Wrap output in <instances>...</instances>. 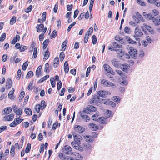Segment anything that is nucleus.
Masks as SVG:
<instances>
[{
    "instance_id": "nucleus-1",
    "label": "nucleus",
    "mask_w": 160,
    "mask_h": 160,
    "mask_svg": "<svg viewBox=\"0 0 160 160\" xmlns=\"http://www.w3.org/2000/svg\"><path fill=\"white\" fill-rule=\"evenodd\" d=\"M134 33V35H133V37L137 41L139 39L138 38L141 37L143 35V33L138 27H136L135 28Z\"/></svg>"
},
{
    "instance_id": "nucleus-2",
    "label": "nucleus",
    "mask_w": 160,
    "mask_h": 160,
    "mask_svg": "<svg viewBox=\"0 0 160 160\" xmlns=\"http://www.w3.org/2000/svg\"><path fill=\"white\" fill-rule=\"evenodd\" d=\"M153 11L152 14H147L146 12H144L143 13V15L145 18L149 19H151L152 20L154 16L158 15L159 13L158 11Z\"/></svg>"
},
{
    "instance_id": "nucleus-3",
    "label": "nucleus",
    "mask_w": 160,
    "mask_h": 160,
    "mask_svg": "<svg viewBox=\"0 0 160 160\" xmlns=\"http://www.w3.org/2000/svg\"><path fill=\"white\" fill-rule=\"evenodd\" d=\"M116 52H117V54L118 55V57L119 58H120L123 56H125V58H127V59H128L130 58V56L128 54H126L125 52H124V51L120 48L117 49L116 50Z\"/></svg>"
},
{
    "instance_id": "nucleus-4",
    "label": "nucleus",
    "mask_w": 160,
    "mask_h": 160,
    "mask_svg": "<svg viewBox=\"0 0 160 160\" xmlns=\"http://www.w3.org/2000/svg\"><path fill=\"white\" fill-rule=\"evenodd\" d=\"M35 42H32L30 46V48L31 49L30 52H32L33 50V56L34 58H36L37 56V49L35 47Z\"/></svg>"
},
{
    "instance_id": "nucleus-5",
    "label": "nucleus",
    "mask_w": 160,
    "mask_h": 160,
    "mask_svg": "<svg viewBox=\"0 0 160 160\" xmlns=\"http://www.w3.org/2000/svg\"><path fill=\"white\" fill-rule=\"evenodd\" d=\"M130 51L128 52L130 55L131 57L134 59H136L137 58V51L132 47H129Z\"/></svg>"
},
{
    "instance_id": "nucleus-6",
    "label": "nucleus",
    "mask_w": 160,
    "mask_h": 160,
    "mask_svg": "<svg viewBox=\"0 0 160 160\" xmlns=\"http://www.w3.org/2000/svg\"><path fill=\"white\" fill-rule=\"evenodd\" d=\"M103 68L105 71L108 73L114 75L115 72L107 64H104L103 66Z\"/></svg>"
},
{
    "instance_id": "nucleus-7",
    "label": "nucleus",
    "mask_w": 160,
    "mask_h": 160,
    "mask_svg": "<svg viewBox=\"0 0 160 160\" xmlns=\"http://www.w3.org/2000/svg\"><path fill=\"white\" fill-rule=\"evenodd\" d=\"M90 103L93 104L97 106L99 105L101 103V101L100 100V98L98 96L93 98L92 100H90Z\"/></svg>"
},
{
    "instance_id": "nucleus-8",
    "label": "nucleus",
    "mask_w": 160,
    "mask_h": 160,
    "mask_svg": "<svg viewBox=\"0 0 160 160\" xmlns=\"http://www.w3.org/2000/svg\"><path fill=\"white\" fill-rule=\"evenodd\" d=\"M152 21L154 25L156 26L160 25V16L157 17L154 16L152 19Z\"/></svg>"
},
{
    "instance_id": "nucleus-9",
    "label": "nucleus",
    "mask_w": 160,
    "mask_h": 160,
    "mask_svg": "<svg viewBox=\"0 0 160 160\" xmlns=\"http://www.w3.org/2000/svg\"><path fill=\"white\" fill-rule=\"evenodd\" d=\"M80 143L75 142H72L71 144L72 146L76 149L80 151H82L83 148L82 147L79 145Z\"/></svg>"
},
{
    "instance_id": "nucleus-10",
    "label": "nucleus",
    "mask_w": 160,
    "mask_h": 160,
    "mask_svg": "<svg viewBox=\"0 0 160 160\" xmlns=\"http://www.w3.org/2000/svg\"><path fill=\"white\" fill-rule=\"evenodd\" d=\"M99 96L102 97H105L108 95H110V93L108 91H100L98 92Z\"/></svg>"
},
{
    "instance_id": "nucleus-11",
    "label": "nucleus",
    "mask_w": 160,
    "mask_h": 160,
    "mask_svg": "<svg viewBox=\"0 0 160 160\" xmlns=\"http://www.w3.org/2000/svg\"><path fill=\"white\" fill-rule=\"evenodd\" d=\"M74 130L79 132H82L84 131L85 129L82 126L76 125L74 126Z\"/></svg>"
},
{
    "instance_id": "nucleus-12",
    "label": "nucleus",
    "mask_w": 160,
    "mask_h": 160,
    "mask_svg": "<svg viewBox=\"0 0 160 160\" xmlns=\"http://www.w3.org/2000/svg\"><path fill=\"white\" fill-rule=\"evenodd\" d=\"M121 68L125 72H127L129 68V66L127 64L124 63L120 66Z\"/></svg>"
},
{
    "instance_id": "nucleus-13",
    "label": "nucleus",
    "mask_w": 160,
    "mask_h": 160,
    "mask_svg": "<svg viewBox=\"0 0 160 160\" xmlns=\"http://www.w3.org/2000/svg\"><path fill=\"white\" fill-rule=\"evenodd\" d=\"M124 38L126 40V42H127L129 44H136V42L135 41L133 40L128 36H125L124 37Z\"/></svg>"
},
{
    "instance_id": "nucleus-14",
    "label": "nucleus",
    "mask_w": 160,
    "mask_h": 160,
    "mask_svg": "<svg viewBox=\"0 0 160 160\" xmlns=\"http://www.w3.org/2000/svg\"><path fill=\"white\" fill-rule=\"evenodd\" d=\"M12 111V108L10 107H8L4 109L2 113L3 114H8L11 113Z\"/></svg>"
},
{
    "instance_id": "nucleus-15",
    "label": "nucleus",
    "mask_w": 160,
    "mask_h": 160,
    "mask_svg": "<svg viewBox=\"0 0 160 160\" xmlns=\"http://www.w3.org/2000/svg\"><path fill=\"white\" fill-rule=\"evenodd\" d=\"M65 152L66 154H70L72 150V149L68 145L65 146Z\"/></svg>"
},
{
    "instance_id": "nucleus-16",
    "label": "nucleus",
    "mask_w": 160,
    "mask_h": 160,
    "mask_svg": "<svg viewBox=\"0 0 160 160\" xmlns=\"http://www.w3.org/2000/svg\"><path fill=\"white\" fill-rule=\"evenodd\" d=\"M144 25L146 27V30H147L151 34H154V31L150 25Z\"/></svg>"
},
{
    "instance_id": "nucleus-17",
    "label": "nucleus",
    "mask_w": 160,
    "mask_h": 160,
    "mask_svg": "<svg viewBox=\"0 0 160 160\" xmlns=\"http://www.w3.org/2000/svg\"><path fill=\"white\" fill-rule=\"evenodd\" d=\"M59 63V61L58 57H56L54 59L53 66L55 68L58 67Z\"/></svg>"
},
{
    "instance_id": "nucleus-18",
    "label": "nucleus",
    "mask_w": 160,
    "mask_h": 160,
    "mask_svg": "<svg viewBox=\"0 0 160 160\" xmlns=\"http://www.w3.org/2000/svg\"><path fill=\"white\" fill-rule=\"evenodd\" d=\"M111 62L112 65L115 67L118 68L119 67V63L116 59H113L112 61Z\"/></svg>"
},
{
    "instance_id": "nucleus-19",
    "label": "nucleus",
    "mask_w": 160,
    "mask_h": 160,
    "mask_svg": "<svg viewBox=\"0 0 160 160\" xmlns=\"http://www.w3.org/2000/svg\"><path fill=\"white\" fill-rule=\"evenodd\" d=\"M12 86V81L11 79L8 78L6 82V88L9 89Z\"/></svg>"
},
{
    "instance_id": "nucleus-20",
    "label": "nucleus",
    "mask_w": 160,
    "mask_h": 160,
    "mask_svg": "<svg viewBox=\"0 0 160 160\" xmlns=\"http://www.w3.org/2000/svg\"><path fill=\"white\" fill-rule=\"evenodd\" d=\"M97 121L100 123H105L106 121V119L103 117H100L97 119Z\"/></svg>"
},
{
    "instance_id": "nucleus-21",
    "label": "nucleus",
    "mask_w": 160,
    "mask_h": 160,
    "mask_svg": "<svg viewBox=\"0 0 160 160\" xmlns=\"http://www.w3.org/2000/svg\"><path fill=\"white\" fill-rule=\"evenodd\" d=\"M14 112L16 114V117L19 118L22 115V110L21 108H19L17 110L15 111Z\"/></svg>"
},
{
    "instance_id": "nucleus-22",
    "label": "nucleus",
    "mask_w": 160,
    "mask_h": 160,
    "mask_svg": "<svg viewBox=\"0 0 160 160\" xmlns=\"http://www.w3.org/2000/svg\"><path fill=\"white\" fill-rule=\"evenodd\" d=\"M77 6L73 5L72 4H68L67 6V10H72V9H75V10H78V8H76Z\"/></svg>"
},
{
    "instance_id": "nucleus-23",
    "label": "nucleus",
    "mask_w": 160,
    "mask_h": 160,
    "mask_svg": "<svg viewBox=\"0 0 160 160\" xmlns=\"http://www.w3.org/2000/svg\"><path fill=\"white\" fill-rule=\"evenodd\" d=\"M20 39V36L19 35H16L12 41L11 43L13 44H15L18 41H19Z\"/></svg>"
},
{
    "instance_id": "nucleus-24",
    "label": "nucleus",
    "mask_w": 160,
    "mask_h": 160,
    "mask_svg": "<svg viewBox=\"0 0 160 160\" xmlns=\"http://www.w3.org/2000/svg\"><path fill=\"white\" fill-rule=\"evenodd\" d=\"M64 69L65 73H67L69 71L68 64V62H65L64 64Z\"/></svg>"
},
{
    "instance_id": "nucleus-25",
    "label": "nucleus",
    "mask_w": 160,
    "mask_h": 160,
    "mask_svg": "<svg viewBox=\"0 0 160 160\" xmlns=\"http://www.w3.org/2000/svg\"><path fill=\"white\" fill-rule=\"evenodd\" d=\"M84 138L87 142H92L93 140V138L92 136H84Z\"/></svg>"
},
{
    "instance_id": "nucleus-26",
    "label": "nucleus",
    "mask_w": 160,
    "mask_h": 160,
    "mask_svg": "<svg viewBox=\"0 0 160 160\" xmlns=\"http://www.w3.org/2000/svg\"><path fill=\"white\" fill-rule=\"evenodd\" d=\"M90 128L93 131L97 130L98 129V127L96 124L93 123H90L89 124Z\"/></svg>"
},
{
    "instance_id": "nucleus-27",
    "label": "nucleus",
    "mask_w": 160,
    "mask_h": 160,
    "mask_svg": "<svg viewBox=\"0 0 160 160\" xmlns=\"http://www.w3.org/2000/svg\"><path fill=\"white\" fill-rule=\"evenodd\" d=\"M81 138L82 137L80 135H75L74 136V140L77 143H80Z\"/></svg>"
},
{
    "instance_id": "nucleus-28",
    "label": "nucleus",
    "mask_w": 160,
    "mask_h": 160,
    "mask_svg": "<svg viewBox=\"0 0 160 160\" xmlns=\"http://www.w3.org/2000/svg\"><path fill=\"white\" fill-rule=\"evenodd\" d=\"M87 108L89 111L92 112H95L97 110V108L95 107L92 105L88 106Z\"/></svg>"
},
{
    "instance_id": "nucleus-29",
    "label": "nucleus",
    "mask_w": 160,
    "mask_h": 160,
    "mask_svg": "<svg viewBox=\"0 0 160 160\" xmlns=\"http://www.w3.org/2000/svg\"><path fill=\"white\" fill-rule=\"evenodd\" d=\"M14 115L13 114H11L6 117L5 119L7 121H11L12 120L14 117Z\"/></svg>"
},
{
    "instance_id": "nucleus-30",
    "label": "nucleus",
    "mask_w": 160,
    "mask_h": 160,
    "mask_svg": "<svg viewBox=\"0 0 160 160\" xmlns=\"http://www.w3.org/2000/svg\"><path fill=\"white\" fill-rule=\"evenodd\" d=\"M112 45L115 49H116L117 48H119L120 49L122 48V45L118 44L115 42H113Z\"/></svg>"
},
{
    "instance_id": "nucleus-31",
    "label": "nucleus",
    "mask_w": 160,
    "mask_h": 160,
    "mask_svg": "<svg viewBox=\"0 0 160 160\" xmlns=\"http://www.w3.org/2000/svg\"><path fill=\"white\" fill-rule=\"evenodd\" d=\"M68 43V41L67 40H65L62 44V51H64L66 48Z\"/></svg>"
},
{
    "instance_id": "nucleus-32",
    "label": "nucleus",
    "mask_w": 160,
    "mask_h": 160,
    "mask_svg": "<svg viewBox=\"0 0 160 160\" xmlns=\"http://www.w3.org/2000/svg\"><path fill=\"white\" fill-rule=\"evenodd\" d=\"M49 42V39H46L42 43V48L43 49H45L48 46V43Z\"/></svg>"
},
{
    "instance_id": "nucleus-33",
    "label": "nucleus",
    "mask_w": 160,
    "mask_h": 160,
    "mask_svg": "<svg viewBox=\"0 0 160 160\" xmlns=\"http://www.w3.org/2000/svg\"><path fill=\"white\" fill-rule=\"evenodd\" d=\"M24 112L26 113L28 115H32V111L31 109L29 108H25Z\"/></svg>"
},
{
    "instance_id": "nucleus-34",
    "label": "nucleus",
    "mask_w": 160,
    "mask_h": 160,
    "mask_svg": "<svg viewBox=\"0 0 160 160\" xmlns=\"http://www.w3.org/2000/svg\"><path fill=\"white\" fill-rule=\"evenodd\" d=\"M42 69V66L41 65H40L39 66L38 68L37 69L36 71V75L39 76L40 75H41V71Z\"/></svg>"
},
{
    "instance_id": "nucleus-35",
    "label": "nucleus",
    "mask_w": 160,
    "mask_h": 160,
    "mask_svg": "<svg viewBox=\"0 0 160 160\" xmlns=\"http://www.w3.org/2000/svg\"><path fill=\"white\" fill-rule=\"evenodd\" d=\"M16 21V18L15 16H13L11 19L10 21V24L11 25H13Z\"/></svg>"
},
{
    "instance_id": "nucleus-36",
    "label": "nucleus",
    "mask_w": 160,
    "mask_h": 160,
    "mask_svg": "<svg viewBox=\"0 0 160 160\" xmlns=\"http://www.w3.org/2000/svg\"><path fill=\"white\" fill-rule=\"evenodd\" d=\"M15 89L14 88H12V90L10 91L8 94V98L11 99L12 97L14 92Z\"/></svg>"
},
{
    "instance_id": "nucleus-37",
    "label": "nucleus",
    "mask_w": 160,
    "mask_h": 160,
    "mask_svg": "<svg viewBox=\"0 0 160 160\" xmlns=\"http://www.w3.org/2000/svg\"><path fill=\"white\" fill-rule=\"evenodd\" d=\"M15 148L14 146H12L10 150V154L13 157L15 154Z\"/></svg>"
},
{
    "instance_id": "nucleus-38",
    "label": "nucleus",
    "mask_w": 160,
    "mask_h": 160,
    "mask_svg": "<svg viewBox=\"0 0 160 160\" xmlns=\"http://www.w3.org/2000/svg\"><path fill=\"white\" fill-rule=\"evenodd\" d=\"M51 84L52 87H54L55 86L56 83L55 82V79L54 78L51 77L50 79Z\"/></svg>"
},
{
    "instance_id": "nucleus-39",
    "label": "nucleus",
    "mask_w": 160,
    "mask_h": 160,
    "mask_svg": "<svg viewBox=\"0 0 160 160\" xmlns=\"http://www.w3.org/2000/svg\"><path fill=\"white\" fill-rule=\"evenodd\" d=\"M108 81L105 79H103L101 81V83L105 87H107Z\"/></svg>"
},
{
    "instance_id": "nucleus-40",
    "label": "nucleus",
    "mask_w": 160,
    "mask_h": 160,
    "mask_svg": "<svg viewBox=\"0 0 160 160\" xmlns=\"http://www.w3.org/2000/svg\"><path fill=\"white\" fill-rule=\"evenodd\" d=\"M110 100L104 99L102 100V102L106 105H109Z\"/></svg>"
},
{
    "instance_id": "nucleus-41",
    "label": "nucleus",
    "mask_w": 160,
    "mask_h": 160,
    "mask_svg": "<svg viewBox=\"0 0 160 160\" xmlns=\"http://www.w3.org/2000/svg\"><path fill=\"white\" fill-rule=\"evenodd\" d=\"M49 77V75H47L41 78L39 81V82H42L46 80Z\"/></svg>"
},
{
    "instance_id": "nucleus-42",
    "label": "nucleus",
    "mask_w": 160,
    "mask_h": 160,
    "mask_svg": "<svg viewBox=\"0 0 160 160\" xmlns=\"http://www.w3.org/2000/svg\"><path fill=\"white\" fill-rule=\"evenodd\" d=\"M49 53L48 51H47L45 53L44 55V59L46 60L48 58L49 56Z\"/></svg>"
},
{
    "instance_id": "nucleus-43",
    "label": "nucleus",
    "mask_w": 160,
    "mask_h": 160,
    "mask_svg": "<svg viewBox=\"0 0 160 160\" xmlns=\"http://www.w3.org/2000/svg\"><path fill=\"white\" fill-rule=\"evenodd\" d=\"M25 95V92L24 91H21L20 96L19 97V99L20 100V102L23 98L24 97V96Z\"/></svg>"
},
{
    "instance_id": "nucleus-44",
    "label": "nucleus",
    "mask_w": 160,
    "mask_h": 160,
    "mask_svg": "<svg viewBox=\"0 0 160 160\" xmlns=\"http://www.w3.org/2000/svg\"><path fill=\"white\" fill-rule=\"evenodd\" d=\"M33 75V72L32 71H30L27 73L26 78H29Z\"/></svg>"
},
{
    "instance_id": "nucleus-45",
    "label": "nucleus",
    "mask_w": 160,
    "mask_h": 160,
    "mask_svg": "<svg viewBox=\"0 0 160 160\" xmlns=\"http://www.w3.org/2000/svg\"><path fill=\"white\" fill-rule=\"evenodd\" d=\"M92 41L93 44H95L97 43V39L95 35H93L92 37Z\"/></svg>"
},
{
    "instance_id": "nucleus-46",
    "label": "nucleus",
    "mask_w": 160,
    "mask_h": 160,
    "mask_svg": "<svg viewBox=\"0 0 160 160\" xmlns=\"http://www.w3.org/2000/svg\"><path fill=\"white\" fill-rule=\"evenodd\" d=\"M31 148V144L28 143L27 144L26 148L25 149V152L28 153Z\"/></svg>"
},
{
    "instance_id": "nucleus-47",
    "label": "nucleus",
    "mask_w": 160,
    "mask_h": 160,
    "mask_svg": "<svg viewBox=\"0 0 160 160\" xmlns=\"http://www.w3.org/2000/svg\"><path fill=\"white\" fill-rule=\"evenodd\" d=\"M41 106L39 104H38L36 105L35 109L37 113H39L40 110Z\"/></svg>"
},
{
    "instance_id": "nucleus-48",
    "label": "nucleus",
    "mask_w": 160,
    "mask_h": 160,
    "mask_svg": "<svg viewBox=\"0 0 160 160\" xmlns=\"http://www.w3.org/2000/svg\"><path fill=\"white\" fill-rule=\"evenodd\" d=\"M6 37V34L5 33H2L0 38V41L2 42L5 39Z\"/></svg>"
},
{
    "instance_id": "nucleus-49",
    "label": "nucleus",
    "mask_w": 160,
    "mask_h": 160,
    "mask_svg": "<svg viewBox=\"0 0 160 160\" xmlns=\"http://www.w3.org/2000/svg\"><path fill=\"white\" fill-rule=\"evenodd\" d=\"M64 54L63 52H61L59 55V58L60 59V61H62L64 58Z\"/></svg>"
},
{
    "instance_id": "nucleus-50",
    "label": "nucleus",
    "mask_w": 160,
    "mask_h": 160,
    "mask_svg": "<svg viewBox=\"0 0 160 160\" xmlns=\"http://www.w3.org/2000/svg\"><path fill=\"white\" fill-rule=\"evenodd\" d=\"M28 61L25 62L23 63L22 67V69L23 70H25L26 69L28 66Z\"/></svg>"
},
{
    "instance_id": "nucleus-51",
    "label": "nucleus",
    "mask_w": 160,
    "mask_h": 160,
    "mask_svg": "<svg viewBox=\"0 0 160 160\" xmlns=\"http://www.w3.org/2000/svg\"><path fill=\"white\" fill-rule=\"evenodd\" d=\"M113 100L115 102L118 103L120 101V99L118 98L117 96H114L113 97Z\"/></svg>"
},
{
    "instance_id": "nucleus-52",
    "label": "nucleus",
    "mask_w": 160,
    "mask_h": 160,
    "mask_svg": "<svg viewBox=\"0 0 160 160\" xmlns=\"http://www.w3.org/2000/svg\"><path fill=\"white\" fill-rule=\"evenodd\" d=\"M104 114L106 115H107V117H109L110 116V115L111 114V111H110L109 110H106L105 113Z\"/></svg>"
},
{
    "instance_id": "nucleus-53",
    "label": "nucleus",
    "mask_w": 160,
    "mask_h": 160,
    "mask_svg": "<svg viewBox=\"0 0 160 160\" xmlns=\"http://www.w3.org/2000/svg\"><path fill=\"white\" fill-rule=\"evenodd\" d=\"M137 2L138 4L141 6H144L145 5V2L142 0H137Z\"/></svg>"
},
{
    "instance_id": "nucleus-54",
    "label": "nucleus",
    "mask_w": 160,
    "mask_h": 160,
    "mask_svg": "<svg viewBox=\"0 0 160 160\" xmlns=\"http://www.w3.org/2000/svg\"><path fill=\"white\" fill-rule=\"evenodd\" d=\"M21 71L20 69L18 70L17 73V78L18 79H19L21 77Z\"/></svg>"
},
{
    "instance_id": "nucleus-55",
    "label": "nucleus",
    "mask_w": 160,
    "mask_h": 160,
    "mask_svg": "<svg viewBox=\"0 0 160 160\" xmlns=\"http://www.w3.org/2000/svg\"><path fill=\"white\" fill-rule=\"evenodd\" d=\"M145 25H147V24L144 23H143L142 25L140 27L142 29V31L144 32H146V27L145 26Z\"/></svg>"
},
{
    "instance_id": "nucleus-56",
    "label": "nucleus",
    "mask_w": 160,
    "mask_h": 160,
    "mask_svg": "<svg viewBox=\"0 0 160 160\" xmlns=\"http://www.w3.org/2000/svg\"><path fill=\"white\" fill-rule=\"evenodd\" d=\"M57 36V31L56 30H54L52 33L51 35V38H55Z\"/></svg>"
},
{
    "instance_id": "nucleus-57",
    "label": "nucleus",
    "mask_w": 160,
    "mask_h": 160,
    "mask_svg": "<svg viewBox=\"0 0 160 160\" xmlns=\"http://www.w3.org/2000/svg\"><path fill=\"white\" fill-rule=\"evenodd\" d=\"M15 120L17 125L20 123L23 120V119L19 118H16Z\"/></svg>"
},
{
    "instance_id": "nucleus-58",
    "label": "nucleus",
    "mask_w": 160,
    "mask_h": 160,
    "mask_svg": "<svg viewBox=\"0 0 160 160\" xmlns=\"http://www.w3.org/2000/svg\"><path fill=\"white\" fill-rule=\"evenodd\" d=\"M124 31L125 32L129 34L131 32V30L128 27H126L124 28Z\"/></svg>"
},
{
    "instance_id": "nucleus-59",
    "label": "nucleus",
    "mask_w": 160,
    "mask_h": 160,
    "mask_svg": "<svg viewBox=\"0 0 160 160\" xmlns=\"http://www.w3.org/2000/svg\"><path fill=\"white\" fill-rule=\"evenodd\" d=\"M84 146L88 150H90L92 148L91 145L88 143L85 144H84Z\"/></svg>"
},
{
    "instance_id": "nucleus-60",
    "label": "nucleus",
    "mask_w": 160,
    "mask_h": 160,
    "mask_svg": "<svg viewBox=\"0 0 160 160\" xmlns=\"http://www.w3.org/2000/svg\"><path fill=\"white\" fill-rule=\"evenodd\" d=\"M146 40L147 41L148 43H151L152 42V39L149 36H147L146 37Z\"/></svg>"
},
{
    "instance_id": "nucleus-61",
    "label": "nucleus",
    "mask_w": 160,
    "mask_h": 160,
    "mask_svg": "<svg viewBox=\"0 0 160 160\" xmlns=\"http://www.w3.org/2000/svg\"><path fill=\"white\" fill-rule=\"evenodd\" d=\"M128 83V82L126 80H124L120 82V84L121 85L126 86Z\"/></svg>"
},
{
    "instance_id": "nucleus-62",
    "label": "nucleus",
    "mask_w": 160,
    "mask_h": 160,
    "mask_svg": "<svg viewBox=\"0 0 160 160\" xmlns=\"http://www.w3.org/2000/svg\"><path fill=\"white\" fill-rule=\"evenodd\" d=\"M46 12H43L42 15V19L43 22L45 21L46 19Z\"/></svg>"
},
{
    "instance_id": "nucleus-63",
    "label": "nucleus",
    "mask_w": 160,
    "mask_h": 160,
    "mask_svg": "<svg viewBox=\"0 0 160 160\" xmlns=\"http://www.w3.org/2000/svg\"><path fill=\"white\" fill-rule=\"evenodd\" d=\"M25 48H27L25 46L23 45H22L19 49V50L20 51V52H23L24 51L25 49H27L26 48V49H25Z\"/></svg>"
},
{
    "instance_id": "nucleus-64",
    "label": "nucleus",
    "mask_w": 160,
    "mask_h": 160,
    "mask_svg": "<svg viewBox=\"0 0 160 160\" xmlns=\"http://www.w3.org/2000/svg\"><path fill=\"white\" fill-rule=\"evenodd\" d=\"M7 129V127L6 126H2L0 127V133L2 131L6 130Z\"/></svg>"
}]
</instances>
